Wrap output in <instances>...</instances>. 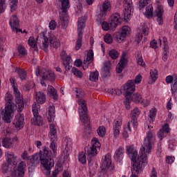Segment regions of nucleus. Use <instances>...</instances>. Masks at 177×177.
I'll use <instances>...</instances> for the list:
<instances>
[{
	"label": "nucleus",
	"mask_w": 177,
	"mask_h": 177,
	"mask_svg": "<svg viewBox=\"0 0 177 177\" xmlns=\"http://www.w3.org/2000/svg\"><path fill=\"white\" fill-rule=\"evenodd\" d=\"M48 122L50 124V132L48 133V137L50 140V149L53 150L52 151L49 148L46 147H43V150L40 151L39 153H36L34 155L28 157V164L30 167H37L39 165V161L41 165L46 169V175L48 177H57L59 174V169H55L52 176H50V169L54 167L55 162L53 157H56L57 155V146L56 145V142H57V131L56 129V122L55 121V106H50L48 111L46 114Z\"/></svg>",
	"instance_id": "obj_1"
},
{
	"label": "nucleus",
	"mask_w": 177,
	"mask_h": 177,
	"mask_svg": "<svg viewBox=\"0 0 177 177\" xmlns=\"http://www.w3.org/2000/svg\"><path fill=\"white\" fill-rule=\"evenodd\" d=\"M147 128L149 131L147 133V137L144 140V145L140 149L138 156V151L135 148L129 147L127 149L129 158L133 161V165L131 167L132 174H140V172L143 171L145 165H147V156L151 153V145L156 140V134L151 131L153 127L147 125Z\"/></svg>",
	"instance_id": "obj_2"
},
{
	"label": "nucleus",
	"mask_w": 177,
	"mask_h": 177,
	"mask_svg": "<svg viewBox=\"0 0 177 177\" xmlns=\"http://www.w3.org/2000/svg\"><path fill=\"white\" fill-rule=\"evenodd\" d=\"M75 92L76 97L78 99L77 102L79 104L80 118L82 122L87 124L84 129V132L89 135L91 134V125L89 124V119L86 115L88 108L86 107V101L82 99V97L85 96V92H84V91L81 90L80 88L76 89Z\"/></svg>",
	"instance_id": "obj_3"
},
{
	"label": "nucleus",
	"mask_w": 177,
	"mask_h": 177,
	"mask_svg": "<svg viewBox=\"0 0 177 177\" xmlns=\"http://www.w3.org/2000/svg\"><path fill=\"white\" fill-rule=\"evenodd\" d=\"M6 164L2 166L3 174L10 173L12 176H16L17 171H16V165H17V156L13 152L6 153Z\"/></svg>",
	"instance_id": "obj_4"
},
{
	"label": "nucleus",
	"mask_w": 177,
	"mask_h": 177,
	"mask_svg": "<svg viewBox=\"0 0 177 177\" xmlns=\"http://www.w3.org/2000/svg\"><path fill=\"white\" fill-rule=\"evenodd\" d=\"M13 100V96L12 94L6 93L5 100L7 102L5 107V111L2 116V120L9 124L10 122V120L12 117V115L15 111V105L12 103V100Z\"/></svg>",
	"instance_id": "obj_5"
},
{
	"label": "nucleus",
	"mask_w": 177,
	"mask_h": 177,
	"mask_svg": "<svg viewBox=\"0 0 177 177\" xmlns=\"http://www.w3.org/2000/svg\"><path fill=\"white\" fill-rule=\"evenodd\" d=\"M70 3L68 0L62 1V8L61 11H59V23L62 24V28H67L68 26V14L67 11L70 9Z\"/></svg>",
	"instance_id": "obj_6"
},
{
	"label": "nucleus",
	"mask_w": 177,
	"mask_h": 177,
	"mask_svg": "<svg viewBox=\"0 0 177 177\" xmlns=\"http://www.w3.org/2000/svg\"><path fill=\"white\" fill-rule=\"evenodd\" d=\"M35 73L37 77H38V75L41 77L42 80H41V85H42V86H46V83H45V81L52 82L56 80L55 73L48 68H42L41 70L37 69Z\"/></svg>",
	"instance_id": "obj_7"
},
{
	"label": "nucleus",
	"mask_w": 177,
	"mask_h": 177,
	"mask_svg": "<svg viewBox=\"0 0 177 177\" xmlns=\"http://www.w3.org/2000/svg\"><path fill=\"white\" fill-rule=\"evenodd\" d=\"M42 46L41 48L44 50V52L48 51V48L49 47V44L51 48H57L60 47V40L57 39L55 36L53 35L50 36L49 38L46 37L45 33H42Z\"/></svg>",
	"instance_id": "obj_8"
},
{
	"label": "nucleus",
	"mask_w": 177,
	"mask_h": 177,
	"mask_svg": "<svg viewBox=\"0 0 177 177\" xmlns=\"http://www.w3.org/2000/svg\"><path fill=\"white\" fill-rule=\"evenodd\" d=\"M86 17H80L77 21V35L78 38L76 41L75 50H80L82 46V34H84V28H85Z\"/></svg>",
	"instance_id": "obj_9"
},
{
	"label": "nucleus",
	"mask_w": 177,
	"mask_h": 177,
	"mask_svg": "<svg viewBox=\"0 0 177 177\" xmlns=\"http://www.w3.org/2000/svg\"><path fill=\"white\" fill-rule=\"evenodd\" d=\"M102 165H101V172L100 174H106V171L109 169V171L114 170V165L111 160V154L107 153L105 155L102 160Z\"/></svg>",
	"instance_id": "obj_10"
},
{
	"label": "nucleus",
	"mask_w": 177,
	"mask_h": 177,
	"mask_svg": "<svg viewBox=\"0 0 177 177\" xmlns=\"http://www.w3.org/2000/svg\"><path fill=\"white\" fill-rule=\"evenodd\" d=\"M131 34V28L128 26H124L122 28L120 32H116L113 34V38L117 42L121 43L125 40V38Z\"/></svg>",
	"instance_id": "obj_11"
},
{
	"label": "nucleus",
	"mask_w": 177,
	"mask_h": 177,
	"mask_svg": "<svg viewBox=\"0 0 177 177\" xmlns=\"http://www.w3.org/2000/svg\"><path fill=\"white\" fill-rule=\"evenodd\" d=\"M140 114V110H139V108L136 107L134 109L131 111V121L128 122L127 127L128 129L130 132H131V127H133V128H138V117H139Z\"/></svg>",
	"instance_id": "obj_12"
},
{
	"label": "nucleus",
	"mask_w": 177,
	"mask_h": 177,
	"mask_svg": "<svg viewBox=\"0 0 177 177\" xmlns=\"http://www.w3.org/2000/svg\"><path fill=\"white\" fill-rule=\"evenodd\" d=\"M135 82L133 80H129L127 82L122 86V90L125 93V97H131L132 93L135 92Z\"/></svg>",
	"instance_id": "obj_13"
},
{
	"label": "nucleus",
	"mask_w": 177,
	"mask_h": 177,
	"mask_svg": "<svg viewBox=\"0 0 177 177\" xmlns=\"http://www.w3.org/2000/svg\"><path fill=\"white\" fill-rule=\"evenodd\" d=\"M122 23V18L118 12L113 13L111 15L109 18V24L111 25V28H117L120 24Z\"/></svg>",
	"instance_id": "obj_14"
},
{
	"label": "nucleus",
	"mask_w": 177,
	"mask_h": 177,
	"mask_svg": "<svg viewBox=\"0 0 177 177\" xmlns=\"http://www.w3.org/2000/svg\"><path fill=\"white\" fill-rule=\"evenodd\" d=\"M97 147L100 149V143L97 141V139L95 138L92 140V145L90 147L89 149L87 150V154L89 158H92V157H95V156L97 154Z\"/></svg>",
	"instance_id": "obj_15"
},
{
	"label": "nucleus",
	"mask_w": 177,
	"mask_h": 177,
	"mask_svg": "<svg viewBox=\"0 0 177 177\" xmlns=\"http://www.w3.org/2000/svg\"><path fill=\"white\" fill-rule=\"evenodd\" d=\"M111 9V3L109 1H105L100 7V12L98 16L100 17H105L107 15V12H110Z\"/></svg>",
	"instance_id": "obj_16"
},
{
	"label": "nucleus",
	"mask_w": 177,
	"mask_h": 177,
	"mask_svg": "<svg viewBox=\"0 0 177 177\" xmlns=\"http://www.w3.org/2000/svg\"><path fill=\"white\" fill-rule=\"evenodd\" d=\"M14 93L15 96L16 103L18 104V108L20 111L24 109V102L23 101V95L20 93L19 89L14 87Z\"/></svg>",
	"instance_id": "obj_17"
},
{
	"label": "nucleus",
	"mask_w": 177,
	"mask_h": 177,
	"mask_svg": "<svg viewBox=\"0 0 177 177\" xmlns=\"http://www.w3.org/2000/svg\"><path fill=\"white\" fill-rule=\"evenodd\" d=\"M26 162L24 161H21L18 165H15V169L17 171H16V176L18 177H24V174L26 172ZM14 176V177H16Z\"/></svg>",
	"instance_id": "obj_18"
},
{
	"label": "nucleus",
	"mask_w": 177,
	"mask_h": 177,
	"mask_svg": "<svg viewBox=\"0 0 177 177\" xmlns=\"http://www.w3.org/2000/svg\"><path fill=\"white\" fill-rule=\"evenodd\" d=\"M123 6L125 10L124 19L126 20L127 16H131V13H132V10H133L132 0H123ZM125 15H127V16Z\"/></svg>",
	"instance_id": "obj_19"
},
{
	"label": "nucleus",
	"mask_w": 177,
	"mask_h": 177,
	"mask_svg": "<svg viewBox=\"0 0 177 177\" xmlns=\"http://www.w3.org/2000/svg\"><path fill=\"white\" fill-rule=\"evenodd\" d=\"M13 124L16 128H23L24 125V115L20 113L15 115Z\"/></svg>",
	"instance_id": "obj_20"
},
{
	"label": "nucleus",
	"mask_w": 177,
	"mask_h": 177,
	"mask_svg": "<svg viewBox=\"0 0 177 177\" xmlns=\"http://www.w3.org/2000/svg\"><path fill=\"white\" fill-rule=\"evenodd\" d=\"M19 24H20V21H19L17 16L12 15L10 20V25L14 32H17V27H19Z\"/></svg>",
	"instance_id": "obj_21"
},
{
	"label": "nucleus",
	"mask_w": 177,
	"mask_h": 177,
	"mask_svg": "<svg viewBox=\"0 0 177 177\" xmlns=\"http://www.w3.org/2000/svg\"><path fill=\"white\" fill-rule=\"evenodd\" d=\"M121 125H122V122L121 120L118 119L115 121L113 124V134L115 138H118V135H120V129H121Z\"/></svg>",
	"instance_id": "obj_22"
},
{
	"label": "nucleus",
	"mask_w": 177,
	"mask_h": 177,
	"mask_svg": "<svg viewBox=\"0 0 177 177\" xmlns=\"http://www.w3.org/2000/svg\"><path fill=\"white\" fill-rule=\"evenodd\" d=\"M114 158L116 161L121 162L122 158H124V148L122 147H119L115 152Z\"/></svg>",
	"instance_id": "obj_23"
},
{
	"label": "nucleus",
	"mask_w": 177,
	"mask_h": 177,
	"mask_svg": "<svg viewBox=\"0 0 177 177\" xmlns=\"http://www.w3.org/2000/svg\"><path fill=\"white\" fill-rule=\"evenodd\" d=\"M31 124L33 125H37L38 127H41L44 124V119L39 114L37 115H34V117L31 119Z\"/></svg>",
	"instance_id": "obj_24"
},
{
	"label": "nucleus",
	"mask_w": 177,
	"mask_h": 177,
	"mask_svg": "<svg viewBox=\"0 0 177 177\" xmlns=\"http://www.w3.org/2000/svg\"><path fill=\"white\" fill-rule=\"evenodd\" d=\"M36 102L38 104H44L46 102L45 94L41 91L36 93Z\"/></svg>",
	"instance_id": "obj_25"
},
{
	"label": "nucleus",
	"mask_w": 177,
	"mask_h": 177,
	"mask_svg": "<svg viewBox=\"0 0 177 177\" xmlns=\"http://www.w3.org/2000/svg\"><path fill=\"white\" fill-rule=\"evenodd\" d=\"M47 92L48 95L52 96L54 100H57V99H59V95H57V91L54 88L53 86L48 85Z\"/></svg>",
	"instance_id": "obj_26"
},
{
	"label": "nucleus",
	"mask_w": 177,
	"mask_h": 177,
	"mask_svg": "<svg viewBox=\"0 0 177 177\" xmlns=\"http://www.w3.org/2000/svg\"><path fill=\"white\" fill-rule=\"evenodd\" d=\"M130 100H131L134 103H142V102H143L142 95H140L139 93L131 94Z\"/></svg>",
	"instance_id": "obj_27"
},
{
	"label": "nucleus",
	"mask_w": 177,
	"mask_h": 177,
	"mask_svg": "<svg viewBox=\"0 0 177 177\" xmlns=\"http://www.w3.org/2000/svg\"><path fill=\"white\" fill-rule=\"evenodd\" d=\"M127 63V59L122 58L116 66V73L118 74H121L122 73V70H124V67H125V64Z\"/></svg>",
	"instance_id": "obj_28"
},
{
	"label": "nucleus",
	"mask_w": 177,
	"mask_h": 177,
	"mask_svg": "<svg viewBox=\"0 0 177 177\" xmlns=\"http://www.w3.org/2000/svg\"><path fill=\"white\" fill-rule=\"evenodd\" d=\"M93 62V50H90L87 53V55L84 57V64L88 66V64H91Z\"/></svg>",
	"instance_id": "obj_29"
},
{
	"label": "nucleus",
	"mask_w": 177,
	"mask_h": 177,
	"mask_svg": "<svg viewBox=\"0 0 177 177\" xmlns=\"http://www.w3.org/2000/svg\"><path fill=\"white\" fill-rule=\"evenodd\" d=\"M171 92L173 97L176 99L177 95V76L174 77V80L173 84L171 85Z\"/></svg>",
	"instance_id": "obj_30"
},
{
	"label": "nucleus",
	"mask_w": 177,
	"mask_h": 177,
	"mask_svg": "<svg viewBox=\"0 0 177 177\" xmlns=\"http://www.w3.org/2000/svg\"><path fill=\"white\" fill-rule=\"evenodd\" d=\"M2 145L6 149H11V147H13V140L8 138H3Z\"/></svg>",
	"instance_id": "obj_31"
},
{
	"label": "nucleus",
	"mask_w": 177,
	"mask_h": 177,
	"mask_svg": "<svg viewBox=\"0 0 177 177\" xmlns=\"http://www.w3.org/2000/svg\"><path fill=\"white\" fill-rule=\"evenodd\" d=\"M15 73L18 74L21 81H24L26 78H27V73L26 72V71H24V69H21L20 68H16Z\"/></svg>",
	"instance_id": "obj_32"
},
{
	"label": "nucleus",
	"mask_w": 177,
	"mask_h": 177,
	"mask_svg": "<svg viewBox=\"0 0 177 177\" xmlns=\"http://www.w3.org/2000/svg\"><path fill=\"white\" fill-rule=\"evenodd\" d=\"M32 111L33 115H38V114H39V112L41 111V106L39 105V104L34 102L32 106Z\"/></svg>",
	"instance_id": "obj_33"
},
{
	"label": "nucleus",
	"mask_w": 177,
	"mask_h": 177,
	"mask_svg": "<svg viewBox=\"0 0 177 177\" xmlns=\"http://www.w3.org/2000/svg\"><path fill=\"white\" fill-rule=\"evenodd\" d=\"M89 80L92 82H96L99 80V72L95 71L94 72H91L89 75Z\"/></svg>",
	"instance_id": "obj_34"
},
{
	"label": "nucleus",
	"mask_w": 177,
	"mask_h": 177,
	"mask_svg": "<svg viewBox=\"0 0 177 177\" xmlns=\"http://www.w3.org/2000/svg\"><path fill=\"white\" fill-rule=\"evenodd\" d=\"M157 114V109H151L149 112V118L150 120V122H154V120H156V115Z\"/></svg>",
	"instance_id": "obj_35"
},
{
	"label": "nucleus",
	"mask_w": 177,
	"mask_h": 177,
	"mask_svg": "<svg viewBox=\"0 0 177 177\" xmlns=\"http://www.w3.org/2000/svg\"><path fill=\"white\" fill-rule=\"evenodd\" d=\"M157 77H158V71L156 69H152L150 71V80L153 82L157 81Z\"/></svg>",
	"instance_id": "obj_36"
},
{
	"label": "nucleus",
	"mask_w": 177,
	"mask_h": 177,
	"mask_svg": "<svg viewBox=\"0 0 177 177\" xmlns=\"http://www.w3.org/2000/svg\"><path fill=\"white\" fill-rule=\"evenodd\" d=\"M153 6L151 5H149L146 8L145 14L148 19H150V17H153Z\"/></svg>",
	"instance_id": "obj_37"
},
{
	"label": "nucleus",
	"mask_w": 177,
	"mask_h": 177,
	"mask_svg": "<svg viewBox=\"0 0 177 177\" xmlns=\"http://www.w3.org/2000/svg\"><path fill=\"white\" fill-rule=\"evenodd\" d=\"M78 160L81 164H86V156L84 151H81L79 153Z\"/></svg>",
	"instance_id": "obj_38"
},
{
	"label": "nucleus",
	"mask_w": 177,
	"mask_h": 177,
	"mask_svg": "<svg viewBox=\"0 0 177 177\" xmlns=\"http://www.w3.org/2000/svg\"><path fill=\"white\" fill-rule=\"evenodd\" d=\"M102 27L104 31H109V30L111 31H114V30H115V28H111V25L107 22H103L102 24Z\"/></svg>",
	"instance_id": "obj_39"
},
{
	"label": "nucleus",
	"mask_w": 177,
	"mask_h": 177,
	"mask_svg": "<svg viewBox=\"0 0 177 177\" xmlns=\"http://www.w3.org/2000/svg\"><path fill=\"white\" fill-rule=\"evenodd\" d=\"M71 71H72L73 74L75 75V77H77V78H82V77H83L82 72H81V71L78 70V68H73Z\"/></svg>",
	"instance_id": "obj_40"
},
{
	"label": "nucleus",
	"mask_w": 177,
	"mask_h": 177,
	"mask_svg": "<svg viewBox=\"0 0 177 177\" xmlns=\"http://www.w3.org/2000/svg\"><path fill=\"white\" fill-rule=\"evenodd\" d=\"M158 45H159V46H161L160 39H159L158 40V42H157V41H156V39H154L152 41H151V43H150V46H151V48H153V49H157V48H158Z\"/></svg>",
	"instance_id": "obj_41"
},
{
	"label": "nucleus",
	"mask_w": 177,
	"mask_h": 177,
	"mask_svg": "<svg viewBox=\"0 0 177 177\" xmlns=\"http://www.w3.org/2000/svg\"><path fill=\"white\" fill-rule=\"evenodd\" d=\"M97 135L103 138L106 135V128L104 126H100L97 130Z\"/></svg>",
	"instance_id": "obj_42"
},
{
	"label": "nucleus",
	"mask_w": 177,
	"mask_h": 177,
	"mask_svg": "<svg viewBox=\"0 0 177 177\" xmlns=\"http://www.w3.org/2000/svg\"><path fill=\"white\" fill-rule=\"evenodd\" d=\"M11 1L10 2V8L11 12H15L16 9H17V0H10Z\"/></svg>",
	"instance_id": "obj_43"
},
{
	"label": "nucleus",
	"mask_w": 177,
	"mask_h": 177,
	"mask_svg": "<svg viewBox=\"0 0 177 177\" xmlns=\"http://www.w3.org/2000/svg\"><path fill=\"white\" fill-rule=\"evenodd\" d=\"M109 56L111 59H115L120 56V53L116 50H111L109 51Z\"/></svg>",
	"instance_id": "obj_44"
},
{
	"label": "nucleus",
	"mask_w": 177,
	"mask_h": 177,
	"mask_svg": "<svg viewBox=\"0 0 177 177\" xmlns=\"http://www.w3.org/2000/svg\"><path fill=\"white\" fill-rule=\"evenodd\" d=\"M126 99L124 101V104L125 106V108L127 110H130L131 109V102L132 100L131 99V97H125Z\"/></svg>",
	"instance_id": "obj_45"
},
{
	"label": "nucleus",
	"mask_w": 177,
	"mask_h": 177,
	"mask_svg": "<svg viewBox=\"0 0 177 177\" xmlns=\"http://www.w3.org/2000/svg\"><path fill=\"white\" fill-rule=\"evenodd\" d=\"M101 75L102 78H107V77H110V69H102Z\"/></svg>",
	"instance_id": "obj_46"
},
{
	"label": "nucleus",
	"mask_w": 177,
	"mask_h": 177,
	"mask_svg": "<svg viewBox=\"0 0 177 177\" xmlns=\"http://www.w3.org/2000/svg\"><path fill=\"white\" fill-rule=\"evenodd\" d=\"M149 2H150V0H140L139 1L140 9H143L145 6H147V5H149Z\"/></svg>",
	"instance_id": "obj_47"
},
{
	"label": "nucleus",
	"mask_w": 177,
	"mask_h": 177,
	"mask_svg": "<svg viewBox=\"0 0 177 177\" xmlns=\"http://www.w3.org/2000/svg\"><path fill=\"white\" fill-rule=\"evenodd\" d=\"M61 57L63 62H67L68 60H71V57L68 56L67 54L66 53V51H62Z\"/></svg>",
	"instance_id": "obj_48"
},
{
	"label": "nucleus",
	"mask_w": 177,
	"mask_h": 177,
	"mask_svg": "<svg viewBox=\"0 0 177 177\" xmlns=\"http://www.w3.org/2000/svg\"><path fill=\"white\" fill-rule=\"evenodd\" d=\"M163 13H164V9L162 8V7L158 6L156 10V17H162Z\"/></svg>",
	"instance_id": "obj_49"
},
{
	"label": "nucleus",
	"mask_w": 177,
	"mask_h": 177,
	"mask_svg": "<svg viewBox=\"0 0 177 177\" xmlns=\"http://www.w3.org/2000/svg\"><path fill=\"white\" fill-rule=\"evenodd\" d=\"M28 45L31 46V48H35L37 46V41H35V39L32 37H30L28 39Z\"/></svg>",
	"instance_id": "obj_50"
},
{
	"label": "nucleus",
	"mask_w": 177,
	"mask_h": 177,
	"mask_svg": "<svg viewBox=\"0 0 177 177\" xmlns=\"http://www.w3.org/2000/svg\"><path fill=\"white\" fill-rule=\"evenodd\" d=\"M18 52L21 56H26V55H27V50H26V48L21 46L18 47Z\"/></svg>",
	"instance_id": "obj_51"
},
{
	"label": "nucleus",
	"mask_w": 177,
	"mask_h": 177,
	"mask_svg": "<svg viewBox=\"0 0 177 177\" xmlns=\"http://www.w3.org/2000/svg\"><path fill=\"white\" fill-rule=\"evenodd\" d=\"M104 39L106 44H111L113 42V37L109 34L106 35Z\"/></svg>",
	"instance_id": "obj_52"
},
{
	"label": "nucleus",
	"mask_w": 177,
	"mask_h": 177,
	"mask_svg": "<svg viewBox=\"0 0 177 177\" xmlns=\"http://www.w3.org/2000/svg\"><path fill=\"white\" fill-rule=\"evenodd\" d=\"M141 34L143 35H149V28H147L145 24L142 25L141 28Z\"/></svg>",
	"instance_id": "obj_53"
},
{
	"label": "nucleus",
	"mask_w": 177,
	"mask_h": 177,
	"mask_svg": "<svg viewBox=\"0 0 177 177\" xmlns=\"http://www.w3.org/2000/svg\"><path fill=\"white\" fill-rule=\"evenodd\" d=\"M109 93H111V95H116L117 96H120V95H121L122 92L121 90L116 88H112L110 90Z\"/></svg>",
	"instance_id": "obj_54"
},
{
	"label": "nucleus",
	"mask_w": 177,
	"mask_h": 177,
	"mask_svg": "<svg viewBox=\"0 0 177 177\" xmlns=\"http://www.w3.org/2000/svg\"><path fill=\"white\" fill-rule=\"evenodd\" d=\"M162 131H163L165 133H169L171 131V129L169 128V124H168V123H165V125H163L162 127Z\"/></svg>",
	"instance_id": "obj_55"
},
{
	"label": "nucleus",
	"mask_w": 177,
	"mask_h": 177,
	"mask_svg": "<svg viewBox=\"0 0 177 177\" xmlns=\"http://www.w3.org/2000/svg\"><path fill=\"white\" fill-rule=\"evenodd\" d=\"M32 88H34V83L30 82L23 86V89L25 91H30Z\"/></svg>",
	"instance_id": "obj_56"
},
{
	"label": "nucleus",
	"mask_w": 177,
	"mask_h": 177,
	"mask_svg": "<svg viewBox=\"0 0 177 177\" xmlns=\"http://www.w3.org/2000/svg\"><path fill=\"white\" fill-rule=\"evenodd\" d=\"M138 64H139V66H142V67H144L145 66V61H143V58L142 57V55H138Z\"/></svg>",
	"instance_id": "obj_57"
},
{
	"label": "nucleus",
	"mask_w": 177,
	"mask_h": 177,
	"mask_svg": "<svg viewBox=\"0 0 177 177\" xmlns=\"http://www.w3.org/2000/svg\"><path fill=\"white\" fill-rule=\"evenodd\" d=\"M168 53H169L168 49H164L163 55L162 57L163 62H167V60H168Z\"/></svg>",
	"instance_id": "obj_58"
},
{
	"label": "nucleus",
	"mask_w": 177,
	"mask_h": 177,
	"mask_svg": "<svg viewBox=\"0 0 177 177\" xmlns=\"http://www.w3.org/2000/svg\"><path fill=\"white\" fill-rule=\"evenodd\" d=\"M57 26V24L56 23V21L55 20H52L50 23H49V28L50 30H55Z\"/></svg>",
	"instance_id": "obj_59"
},
{
	"label": "nucleus",
	"mask_w": 177,
	"mask_h": 177,
	"mask_svg": "<svg viewBox=\"0 0 177 177\" xmlns=\"http://www.w3.org/2000/svg\"><path fill=\"white\" fill-rule=\"evenodd\" d=\"M110 68H111V63L110 62V61H106L104 63V66L102 69L110 70Z\"/></svg>",
	"instance_id": "obj_60"
},
{
	"label": "nucleus",
	"mask_w": 177,
	"mask_h": 177,
	"mask_svg": "<svg viewBox=\"0 0 177 177\" xmlns=\"http://www.w3.org/2000/svg\"><path fill=\"white\" fill-rule=\"evenodd\" d=\"M71 63V59L63 62V64H64L66 71H70V64Z\"/></svg>",
	"instance_id": "obj_61"
},
{
	"label": "nucleus",
	"mask_w": 177,
	"mask_h": 177,
	"mask_svg": "<svg viewBox=\"0 0 177 177\" xmlns=\"http://www.w3.org/2000/svg\"><path fill=\"white\" fill-rule=\"evenodd\" d=\"M5 1L0 0V13H3V12H5Z\"/></svg>",
	"instance_id": "obj_62"
},
{
	"label": "nucleus",
	"mask_w": 177,
	"mask_h": 177,
	"mask_svg": "<svg viewBox=\"0 0 177 177\" xmlns=\"http://www.w3.org/2000/svg\"><path fill=\"white\" fill-rule=\"evenodd\" d=\"M175 77H174L172 75H168L166 77L165 81L167 84H172V82L174 81Z\"/></svg>",
	"instance_id": "obj_63"
},
{
	"label": "nucleus",
	"mask_w": 177,
	"mask_h": 177,
	"mask_svg": "<svg viewBox=\"0 0 177 177\" xmlns=\"http://www.w3.org/2000/svg\"><path fill=\"white\" fill-rule=\"evenodd\" d=\"M134 84H140V82H142V75H138L136 77H135V81H133Z\"/></svg>",
	"instance_id": "obj_64"
}]
</instances>
